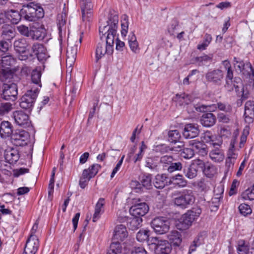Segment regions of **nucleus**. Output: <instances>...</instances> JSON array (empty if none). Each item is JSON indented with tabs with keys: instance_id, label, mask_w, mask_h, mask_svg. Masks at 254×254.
Returning <instances> with one entry per match:
<instances>
[{
	"instance_id": "1",
	"label": "nucleus",
	"mask_w": 254,
	"mask_h": 254,
	"mask_svg": "<svg viewBox=\"0 0 254 254\" xmlns=\"http://www.w3.org/2000/svg\"><path fill=\"white\" fill-rule=\"evenodd\" d=\"M119 18L116 12L110 11L107 21V24L99 27L101 39L104 37L106 45L103 42L98 44L96 50V62L102 58L105 54H111L113 52L115 39L117 36Z\"/></svg>"
},
{
	"instance_id": "2",
	"label": "nucleus",
	"mask_w": 254,
	"mask_h": 254,
	"mask_svg": "<svg viewBox=\"0 0 254 254\" xmlns=\"http://www.w3.org/2000/svg\"><path fill=\"white\" fill-rule=\"evenodd\" d=\"M201 212V209L199 207H193L188 210L180 219L177 225L178 229L181 230L189 229L192 223L199 217Z\"/></svg>"
},
{
	"instance_id": "3",
	"label": "nucleus",
	"mask_w": 254,
	"mask_h": 254,
	"mask_svg": "<svg viewBox=\"0 0 254 254\" xmlns=\"http://www.w3.org/2000/svg\"><path fill=\"white\" fill-rule=\"evenodd\" d=\"M177 194L178 195L174 198V203L182 208H188L194 202L195 197L193 191L191 190L186 189L181 192L177 191L173 193L174 196Z\"/></svg>"
},
{
	"instance_id": "4",
	"label": "nucleus",
	"mask_w": 254,
	"mask_h": 254,
	"mask_svg": "<svg viewBox=\"0 0 254 254\" xmlns=\"http://www.w3.org/2000/svg\"><path fill=\"white\" fill-rule=\"evenodd\" d=\"M22 13L24 15L25 19L29 21H35L44 15L43 8L39 4L32 2L24 6Z\"/></svg>"
},
{
	"instance_id": "5",
	"label": "nucleus",
	"mask_w": 254,
	"mask_h": 254,
	"mask_svg": "<svg viewBox=\"0 0 254 254\" xmlns=\"http://www.w3.org/2000/svg\"><path fill=\"white\" fill-rule=\"evenodd\" d=\"M148 245L155 254H170L172 251V246L167 241L159 239L157 237H152L149 240Z\"/></svg>"
},
{
	"instance_id": "6",
	"label": "nucleus",
	"mask_w": 254,
	"mask_h": 254,
	"mask_svg": "<svg viewBox=\"0 0 254 254\" xmlns=\"http://www.w3.org/2000/svg\"><path fill=\"white\" fill-rule=\"evenodd\" d=\"M225 81L224 86L228 91H232L234 88L237 95L241 96L243 100L248 98L249 91L244 86L241 78L235 77L233 81L232 79H225Z\"/></svg>"
},
{
	"instance_id": "7",
	"label": "nucleus",
	"mask_w": 254,
	"mask_h": 254,
	"mask_svg": "<svg viewBox=\"0 0 254 254\" xmlns=\"http://www.w3.org/2000/svg\"><path fill=\"white\" fill-rule=\"evenodd\" d=\"M38 93V88H34L27 90L20 99V107L22 109L31 111Z\"/></svg>"
},
{
	"instance_id": "8",
	"label": "nucleus",
	"mask_w": 254,
	"mask_h": 254,
	"mask_svg": "<svg viewBox=\"0 0 254 254\" xmlns=\"http://www.w3.org/2000/svg\"><path fill=\"white\" fill-rule=\"evenodd\" d=\"M101 168V166L98 164H94L88 169L83 170L79 180V186L82 189H84L87 185L91 179L94 178Z\"/></svg>"
},
{
	"instance_id": "9",
	"label": "nucleus",
	"mask_w": 254,
	"mask_h": 254,
	"mask_svg": "<svg viewBox=\"0 0 254 254\" xmlns=\"http://www.w3.org/2000/svg\"><path fill=\"white\" fill-rule=\"evenodd\" d=\"M151 226L156 233L163 234L169 231L170 222L166 217H158L155 218L151 221Z\"/></svg>"
},
{
	"instance_id": "10",
	"label": "nucleus",
	"mask_w": 254,
	"mask_h": 254,
	"mask_svg": "<svg viewBox=\"0 0 254 254\" xmlns=\"http://www.w3.org/2000/svg\"><path fill=\"white\" fill-rule=\"evenodd\" d=\"M17 87L14 83H4L2 87L1 97L5 100L14 101L17 95Z\"/></svg>"
},
{
	"instance_id": "11",
	"label": "nucleus",
	"mask_w": 254,
	"mask_h": 254,
	"mask_svg": "<svg viewBox=\"0 0 254 254\" xmlns=\"http://www.w3.org/2000/svg\"><path fill=\"white\" fill-rule=\"evenodd\" d=\"M15 51L19 53L18 59L21 61H25L31 55L27 50L28 43L25 38L16 40L13 43Z\"/></svg>"
},
{
	"instance_id": "12",
	"label": "nucleus",
	"mask_w": 254,
	"mask_h": 254,
	"mask_svg": "<svg viewBox=\"0 0 254 254\" xmlns=\"http://www.w3.org/2000/svg\"><path fill=\"white\" fill-rule=\"evenodd\" d=\"M234 62L237 69H238L243 74L250 75L251 73H252L251 76L250 84L252 86V88L254 90V69L253 68L252 64L249 62L245 63L243 61H237L236 58H234Z\"/></svg>"
},
{
	"instance_id": "13",
	"label": "nucleus",
	"mask_w": 254,
	"mask_h": 254,
	"mask_svg": "<svg viewBox=\"0 0 254 254\" xmlns=\"http://www.w3.org/2000/svg\"><path fill=\"white\" fill-rule=\"evenodd\" d=\"M205 78L207 82L220 86L223 80L224 72L219 69L210 70L206 73Z\"/></svg>"
},
{
	"instance_id": "14",
	"label": "nucleus",
	"mask_w": 254,
	"mask_h": 254,
	"mask_svg": "<svg viewBox=\"0 0 254 254\" xmlns=\"http://www.w3.org/2000/svg\"><path fill=\"white\" fill-rule=\"evenodd\" d=\"M12 117L16 125L26 128L31 125L29 116L22 111H16L13 112Z\"/></svg>"
},
{
	"instance_id": "15",
	"label": "nucleus",
	"mask_w": 254,
	"mask_h": 254,
	"mask_svg": "<svg viewBox=\"0 0 254 254\" xmlns=\"http://www.w3.org/2000/svg\"><path fill=\"white\" fill-rule=\"evenodd\" d=\"M118 220L120 222H127L128 227L131 230H135L140 227L142 222L141 217L135 216L130 218L126 216H119Z\"/></svg>"
},
{
	"instance_id": "16",
	"label": "nucleus",
	"mask_w": 254,
	"mask_h": 254,
	"mask_svg": "<svg viewBox=\"0 0 254 254\" xmlns=\"http://www.w3.org/2000/svg\"><path fill=\"white\" fill-rule=\"evenodd\" d=\"M66 20L67 14L65 11H63L58 15L57 21L60 41H62L63 37L65 35Z\"/></svg>"
},
{
	"instance_id": "17",
	"label": "nucleus",
	"mask_w": 254,
	"mask_h": 254,
	"mask_svg": "<svg viewBox=\"0 0 254 254\" xmlns=\"http://www.w3.org/2000/svg\"><path fill=\"white\" fill-rule=\"evenodd\" d=\"M236 138L233 137L230 141V147L228 152V157L226 160V165L228 167L233 166L238 157V152L235 147Z\"/></svg>"
},
{
	"instance_id": "18",
	"label": "nucleus",
	"mask_w": 254,
	"mask_h": 254,
	"mask_svg": "<svg viewBox=\"0 0 254 254\" xmlns=\"http://www.w3.org/2000/svg\"><path fill=\"white\" fill-rule=\"evenodd\" d=\"M28 137V133L23 130H17L11 135L13 143L16 146H23L26 144V141Z\"/></svg>"
},
{
	"instance_id": "19",
	"label": "nucleus",
	"mask_w": 254,
	"mask_h": 254,
	"mask_svg": "<svg viewBox=\"0 0 254 254\" xmlns=\"http://www.w3.org/2000/svg\"><path fill=\"white\" fill-rule=\"evenodd\" d=\"M218 143H215V145L212 146V149L209 153V156L211 160L215 162H220L223 160L224 158V152L221 149L222 141H218Z\"/></svg>"
},
{
	"instance_id": "20",
	"label": "nucleus",
	"mask_w": 254,
	"mask_h": 254,
	"mask_svg": "<svg viewBox=\"0 0 254 254\" xmlns=\"http://www.w3.org/2000/svg\"><path fill=\"white\" fill-rule=\"evenodd\" d=\"M148 205L142 202L132 206L129 209V213L132 216L141 217L148 212Z\"/></svg>"
},
{
	"instance_id": "21",
	"label": "nucleus",
	"mask_w": 254,
	"mask_h": 254,
	"mask_svg": "<svg viewBox=\"0 0 254 254\" xmlns=\"http://www.w3.org/2000/svg\"><path fill=\"white\" fill-rule=\"evenodd\" d=\"M198 126L196 124H188L185 126L183 135L185 138H192L199 134Z\"/></svg>"
},
{
	"instance_id": "22",
	"label": "nucleus",
	"mask_w": 254,
	"mask_h": 254,
	"mask_svg": "<svg viewBox=\"0 0 254 254\" xmlns=\"http://www.w3.org/2000/svg\"><path fill=\"white\" fill-rule=\"evenodd\" d=\"M39 247V241L35 235H30L26 241L24 250L26 253L35 254Z\"/></svg>"
},
{
	"instance_id": "23",
	"label": "nucleus",
	"mask_w": 254,
	"mask_h": 254,
	"mask_svg": "<svg viewBox=\"0 0 254 254\" xmlns=\"http://www.w3.org/2000/svg\"><path fill=\"white\" fill-rule=\"evenodd\" d=\"M32 50L39 61H45L49 57L47 50L43 44L34 43L32 45Z\"/></svg>"
},
{
	"instance_id": "24",
	"label": "nucleus",
	"mask_w": 254,
	"mask_h": 254,
	"mask_svg": "<svg viewBox=\"0 0 254 254\" xmlns=\"http://www.w3.org/2000/svg\"><path fill=\"white\" fill-rule=\"evenodd\" d=\"M79 5L83 20H84L90 17L91 11L93 7L91 0H79Z\"/></svg>"
},
{
	"instance_id": "25",
	"label": "nucleus",
	"mask_w": 254,
	"mask_h": 254,
	"mask_svg": "<svg viewBox=\"0 0 254 254\" xmlns=\"http://www.w3.org/2000/svg\"><path fill=\"white\" fill-rule=\"evenodd\" d=\"M128 236V232L127 228L124 225L121 224L117 225L114 230L113 236L114 242H119L123 241Z\"/></svg>"
},
{
	"instance_id": "26",
	"label": "nucleus",
	"mask_w": 254,
	"mask_h": 254,
	"mask_svg": "<svg viewBox=\"0 0 254 254\" xmlns=\"http://www.w3.org/2000/svg\"><path fill=\"white\" fill-rule=\"evenodd\" d=\"M196 163L202 169L203 173L207 177L212 178L216 174L217 169L214 165L205 164L200 160H198Z\"/></svg>"
},
{
	"instance_id": "27",
	"label": "nucleus",
	"mask_w": 254,
	"mask_h": 254,
	"mask_svg": "<svg viewBox=\"0 0 254 254\" xmlns=\"http://www.w3.org/2000/svg\"><path fill=\"white\" fill-rule=\"evenodd\" d=\"M245 120L248 124L252 123L254 119V103L253 101H247L245 106Z\"/></svg>"
},
{
	"instance_id": "28",
	"label": "nucleus",
	"mask_w": 254,
	"mask_h": 254,
	"mask_svg": "<svg viewBox=\"0 0 254 254\" xmlns=\"http://www.w3.org/2000/svg\"><path fill=\"white\" fill-rule=\"evenodd\" d=\"M77 52V47L74 46L73 47H70L67 48L66 52V65H69V67L67 68V70L71 71L72 64L75 61Z\"/></svg>"
},
{
	"instance_id": "29",
	"label": "nucleus",
	"mask_w": 254,
	"mask_h": 254,
	"mask_svg": "<svg viewBox=\"0 0 254 254\" xmlns=\"http://www.w3.org/2000/svg\"><path fill=\"white\" fill-rule=\"evenodd\" d=\"M2 39L10 42L15 36L14 29L11 25H4L0 29Z\"/></svg>"
},
{
	"instance_id": "30",
	"label": "nucleus",
	"mask_w": 254,
	"mask_h": 254,
	"mask_svg": "<svg viewBox=\"0 0 254 254\" xmlns=\"http://www.w3.org/2000/svg\"><path fill=\"white\" fill-rule=\"evenodd\" d=\"M4 158L8 163L14 164L19 158V152L17 149L13 148L7 149L4 152Z\"/></svg>"
},
{
	"instance_id": "31",
	"label": "nucleus",
	"mask_w": 254,
	"mask_h": 254,
	"mask_svg": "<svg viewBox=\"0 0 254 254\" xmlns=\"http://www.w3.org/2000/svg\"><path fill=\"white\" fill-rule=\"evenodd\" d=\"M41 76L42 71L41 66H37L34 69H32L30 74L31 80L32 83L36 85L35 88H38V91H39V89L42 87L41 81Z\"/></svg>"
},
{
	"instance_id": "32",
	"label": "nucleus",
	"mask_w": 254,
	"mask_h": 254,
	"mask_svg": "<svg viewBox=\"0 0 254 254\" xmlns=\"http://www.w3.org/2000/svg\"><path fill=\"white\" fill-rule=\"evenodd\" d=\"M216 122L215 116L211 112H206L203 114L200 119V123L205 127L213 126Z\"/></svg>"
},
{
	"instance_id": "33",
	"label": "nucleus",
	"mask_w": 254,
	"mask_h": 254,
	"mask_svg": "<svg viewBox=\"0 0 254 254\" xmlns=\"http://www.w3.org/2000/svg\"><path fill=\"white\" fill-rule=\"evenodd\" d=\"M13 132V127L8 121H2L0 126V135L2 138L11 136Z\"/></svg>"
},
{
	"instance_id": "34",
	"label": "nucleus",
	"mask_w": 254,
	"mask_h": 254,
	"mask_svg": "<svg viewBox=\"0 0 254 254\" xmlns=\"http://www.w3.org/2000/svg\"><path fill=\"white\" fill-rule=\"evenodd\" d=\"M145 166L151 171L158 172L160 168L159 159L156 158L146 157L145 158Z\"/></svg>"
},
{
	"instance_id": "35",
	"label": "nucleus",
	"mask_w": 254,
	"mask_h": 254,
	"mask_svg": "<svg viewBox=\"0 0 254 254\" xmlns=\"http://www.w3.org/2000/svg\"><path fill=\"white\" fill-rule=\"evenodd\" d=\"M105 205V199L100 198L96 204L95 212L93 216V221L96 222L100 217L101 215L104 212V206Z\"/></svg>"
},
{
	"instance_id": "36",
	"label": "nucleus",
	"mask_w": 254,
	"mask_h": 254,
	"mask_svg": "<svg viewBox=\"0 0 254 254\" xmlns=\"http://www.w3.org/2000/svg\"><path fill=\"white\" fill-rule=\"evenodd\" d=\"M169 184L173 185L179 188H183L187 186V181L185 179L182 175L179 174L172 176L170 178Z\"/></svg>"
},
{
	"instance_id": "37",
	"label": "nucleus",
	"mask_w": 254,
	"mask_h": 254,
	"mask_svg": "<svg viewBox=\"0 0 254 254\" xmlns=\"http://www.w3.org/2000/svg\"><path fill=\"white\" fill-rule=\"evenodd\" d=\"M189 144L196 150L199 154L202 156L207 154L208 151L206 148L205 145L202 142L196 140H192L189 141Z\"/></svg>"
},
{
	"instance_id": "38",
	"label": "nucleus",
	"mask_w": 254,
	"mask_h": 254,
	"mask_svg": "<svg viewBox=\"0 0 254 254\" xmlns=\"http://www.w3.org/2000/svg\"><path fill=\"white\" fill-rule=\"evenodd\" d=\"M5 15L11 23L16 24L21 20V15L17 10L10 9L5 12Z\"/></svg>"
},
{
	"instance_id": "39",
	"label": "nucleus",
	"mask_w": 254,
	"mask_h": 254,
	"mask_svg": "<svg viewBox=\"0 0 254 254\" xmlns=\"http://www.w3.org/2000/svg\"><path fill=\"white\" fill-rule=\"evenodd\" d=\"M168 238L170 244L179 246L182 243L181 235L176 231H172L168 235Z\"/></svg>"
},
{
	"instance_id": "40",
	"label": "nucleus",
	"mask_w": 254,
	"mask_h": 254,
	"mask_svg": "<svg viewBox=\"0 0 254 254\" xmlns=\"http://www.w3.org/2000/svg\"><path fill=\"white\" fill-rule=\"evenodd\" d=\"M203 139V141L209 143L212 146L215 145V143H218V141H222L220 138H218L209 131H206L204 133Z\"/></svg>"
},
{
	"instance_id": "41",
	"label": "nucleus",
	"mask_w": 254,
	"mask_h": 254,
	"mask_svg": "<svg viewBox=\"0 0 254 254\" xmlns=\"http://www.w3.org/2000/svg\"><path fill=\"white\" fill-rule=\"evenodd\" d=\"M181 145L170 147L165 144H160L157 146L156 150L161 153H165L170 151H179L181 150Z\"/></svg>"
},
{
	"instance_id": "42",
	"label": "nucleus",
	"mask_w": 254,
	"mask_h": 254,
	"mask_svg": "<svg viewBox=\"0 0 254 254\" xmlns=\"http://www.w3.org/2000/svg\"><path fill=\"white\" fill-rule=\"evenodd\" d=\"M159 161L160 166H162L163 167V170H167L168 166L170 165L173 161H176V159L171 155H166L162 156Z\"/></svg>"
},
{
	"instance_id": "43",
	"label": "nucleus",
	"mask_w": 254,
	"mask_h": 254,
	"mask_svg": "<svg viewBox=\"0 0 254 254\" xmlns=\"http://www.w3.org/2000/svg\"><path fill=\"white\" fill-rule=\"evenodd\" d=\"M183 172L185 176L189 179H192L197 176V170L194 165H190L184 169Z\"/></svg>"
},
{
	"instance_id": "44",
	"label": "nucleus",
	"mask_w": 254,
	"mask_h": 254,
	"mask_svg": "<svg viewBox=\"0 0 254 254\" xmlns=\"http://www.w3.org/2000/svg\"><path fill=\"white\" fill-rule=\"evenodd\" d=\"M128 44L130 50L134 53L138 51V44L135 34L132 32L128 35Z\"/></svg>"
},
{
	"instance_id": "45",
	"label": "nucleus",
	"mask_w": 254,
	"mask_h": 254,
	"mask_svg": "<svg viewBox=\"0 0 254 254\" xmlns=\"http://www.w3.org/2000/svg\"><path fill=\"white\" fill-rule=\"evenodd\" d=\"M250 249L244 240H240L238 241L237 251L238 254H248Z\"/></svg>"
},
{
	"instance_id": "46",
	"label": "nucleus",
	"mask_w": 254,
	"mask_h": 254,
	"mask_svg": "<svg viewBox=\"0 0 254 254\" xmlns=\"http://www.w3.org/2000/svg\"><path fill=\"white\" fill-rule=\"evenodd\" d=\"M15 59L11 55H7L2 57L1 65L2 67L8 69L9 66L15 64Z\"/></svg>"
},
{
	"instance_id": "47",
	"label": "nucleus",
	"mask_w": 254,
	"mask_h": 254,
	"mask_svg": "<svg viewBox=\"0 0 254 254\" xmlns=\"http://www.w3.org/2000/svg\"><path fill=\"white\" fill-rule=\"evenodd\" d=\"M168 140L171 143H176L179 141L181 134L178 130H170L168 133Z\"/></svg>"
},
{
	"instance_id": "48",
	"label": "nucleus",
	"mask_w": 254,
	"mask_h": 254,
	"mask_svg": "<svg viewBox=\"0 0 254 254\" xmlns=\"http://www.w3.org/2000/svg\"><path fill=\"white\" fill-rule=\"evenodd\" d=\"M207 107L208 109L206 108V109L209 110L210 112L214 111L216 109L217 107L220 110L226 112H229L231 110V107L230 105L226 106L225 104L221 102L218 103L217 105L212 104Z\"/></svg>"
},
{
	"instance_id": "49",
	"label": "nucleus",
	"mask_w": 254,
	"mask_h": 254,
	"mask_svg": "<svg viewBox=\"0 0 254 254\" xmlns=\"http://www.w3.org/2000/svg\"><path fill=\"white\" fill-rule=\"evenodd\" d=\"M241 196L246 200H254V185L243 192Z\"/></svg>"
},
{
	"instance_id": "50",
	"label": "nucleus",
	"mask_w": 254,
	"mask_h": 254,
	"mask_svg": "<svg viewBox=\"0 0 254 254\" xmlns=\"http://www.w3.org/2000/svg\"><path fill=\"white\" fill-rule=\"evenodd\" d=\"M152 176L150 174H144L140 177L141 186L147 189H149L151 186Z\"/></svg>"
},
{
	"instance_id": "51",
	"label": "nucleus",
	"mask_w": 254,
	"mask_h": 254,
	"mask_svg": "<svg viewBox=\"0 0 254 254\" xmlns=\"http://www.w3.org/2000/svg\"><path fill=\"white\" fill-rule=\"evenodd\" d=\"M165 177L162 175H157L153 181V184L157 189H163L166 185Z\"/></svg>"
},
{
	"instance_id": "52",
	"label": "nucleus",
	"mask_w": 254,
	"mask_h": 254,
	"mask_svg": "<svg viewBox=\"0 0 254 254\" xmlns=\"http://www.w3.org/2000/svg\"><path fill=\"white\" fill-rule=\"evenodd\" d=\"M121 252L122 247L120 243L112 242L107 254H120L121 253Z\"/></svg>"
},
{
	"instance_id": "53",
	"label": "nucleus",
	"mask_w": 254,
	"mask_h": 254,
	"mask_svg": "<svg viewBox=\"0 0 254 254\" xmlns=\"http://www.w3.org/2000/svg\"><path fill=\"white\" fill-rule=\"evenodd\" d=\"M212 55H204L202 56L196 57L195 58V61L196 62L198 63L199 65H203L206 64L207 63L211 62L212 60Z\"/></svg>"
},
{
	"instance_id": "54",
	"label": "nucleus",
	"mask_w": 254,
	"mask_h": 254,
	"mask_svg": "<svg viewBox=\"0 0 254 254\" xmlns=\"http://www.w3.org/2000/svg\"><path fill=\"white\" fill-rule=\"evenodd\" d=\"M176 161H173L170 165L168 166V168L167 170L169 173H172L176 171H180L183 168V165L180 162H175Z\"/></svg>"
},
{
	"instance_id": "55",
	"label": "nucleus",
	"mask_w": 254,
	"mask_h": 254,
	"mask_svg": "<svg viewBox=\"0 0 254 254\" xmlns=\"http://www.w3.org/2000/svg\"><path fill=\"white\" fill-rule=\"evenodd\" d=\"M240 213L243 216H247L252 212V210L250 206L246 203H242L239 206Z\"/></svg>"
},
{
	"instance_id": "56",
	"label": "nucleus",
	"mask_w": 254,
	"mask_h": 254,
	"mask_svg": "<svg viewBox=\"0 0 254 254\" xmlns=\"http://www.w3.org/2000/svg\"><path fill=\"white\" fill-rule=\"evenodd\" d=\"M149 237V231L146 230H140L136 234V239L139 242H144L147 240Z\"/></svg>"
},
{
	"instance_id": "57",
	"label": "nucleus",
	"mask_w": 254,
	"mask_h": 254,
	"mask_svg": "<svg viewBox=\"0 0 254 254\" xmlns=\"http://www.w3.org/2000/svg\"><path fill=\"white\" fill-rule=\"evenodd\" d=\"M45 36V33L38 30H31L30 33V37L33 40H42Z\"/></svg>"
},
{
	"instance_id": "58",
	"label": "nucleus",
	"mask_w": 254,
	"mask_h": 254,
	"mask_svg": "<svg viewBox=\"0 0 254 254\" xmlns=\"http://www.w3.org/2000/svg\"><path fill=\"white\" fill-rule=\"evenodd\" d=\"M180 27L177 21H174L168 27V32L171 35H175L179 31Z\"/></svg>"
},
{
	"instance_id": "59",
	"label": "nucleus",
	"mask_w": 254,
	"mask_h": 254,
	"mask_svg": "<svg viewBox=\"0 0 254 254\" xmlns=\"http://www.w3.org/2000/svg\"><path fill=\"white\" fill-rule=\"evenodd\" d=\"M12 105L10 103H1L0 105V115H4L12 110Z\"/></svg>"
},
{
	"instance_id": "60",
	"label": "nucleus",
	"mask_w": 254,
	"mask_h": 254,
	"mask_svg": "<svg viewBox=\"0 0 254 254\" xmlns=\"http://www.w3.org/2000/svg\"><path fill=\"white\" fill-rule=\"evenodd\" d=\"M194 155L193 149L185 148H184L181 152V156L185 159H189L191 158Z\"/></svg>"
},
{
	"instance_id": "61",
	"label": "nucleus",
	"mask_w": 254,
	"mask_h": 254,
	"mask_svg": "<svg viewBox=\"0 0 254 254\" xmlns=\"http://www.w3.org/2000/svg\"><path fill=\"white\" fill-rule=\"evenodd\" d=\"M128 17L127 15H125L124 16L123 22H122L121 26H122V30H121V34L123 36H126L128 30Z\"/></svg>"
},
{
	"instance_id": "62",
	"label": "nucleus",
	"mask_w": 254,
	"mask_h": 254,
	"mask_svg": "<svg viewBox=\"0 0 254 254\" xmlns=\"http://www.w3.org/2000/svg\"><path fill=\"white\" fill-rule=\"evenodd\" d=\"M17 30L21 34L26 37L30 36V33L31 30H29L28 27L23 25H21L17 27Z\"/></svg>"
},
{
	"instance_id": "63",
	"label": "nucleus",
	"mask_w": 254,
	"mask_h": 254,
	"mask_svg": "<svg viewBox=\"0 0 254 254\" xmlns=\"http://www.w3.org/2000/svg\"><path fill=\"white\" fill-rule=\"evenodd\" d=\"M239 184V182L236 180H234L232 184L231 185L230 190L229 192V194L230 196H232L233 195L236 194L237 192V187H238Z\"/></svg>"
},
{
	"instance_id": "64",
	"label": "nucleus",
	"mask_w": 254,
	"mask_h": 254,
	"mask_svg": "<svg viewBox=\"0 0 254 254\" xmlns=\"http://www.w3.org/2000/svg\"><path fill=\"white\" fill-rule=\"evenodd\" d=\"M9 41L1 39L0 40V52L5 53L8 50Z\"/></svg>"
}]
</instances>
